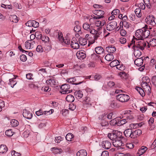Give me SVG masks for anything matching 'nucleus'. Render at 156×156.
Here are the masks:
<instances>
[{
    "mask_svg": "<svg viewBox=\"0 0 156 156\" xmlns=\"http://www.w3.org/2000/svg\"><path fill=\"white\" fill-rule=\"evenodd\" d=\"M10 123L12 126L16 127L18 125L19 122L16 120L12 119L11 120Z\"/></svg>",
    "mask_w": 156,
    "mask_h": 156,
    "instance_id": "obj_42",
    "label": "nucleus"
},
{
    "mask_svg": "<svg viewBox=\"0 0 156 156\" xmlns=\"http://www.w3.org/2000/svg\"><path fill=\"white\" fill-rule=\"evenodd\" d=\"M146 147L142 146L141 147L140 150L138 151V153L140 155L144 153L147 149Z\"/></svg>",
    "mask_w": 156,
    "mask_h": 156,
    "instance_id": "obj_36",
    "label": "nucleus"
},
{
    "mask_svg": "<svg viewBox=\"0 0 156 156\" xmlns=\"http://www.w3.org/2000/svg\"><path fill=\"white\" fill-rule=\"evenodd\" d=\"M74 135L71 133H68L66 136V140L68 141H71V139L73 137Z\"/></svg>",
    "mask_w": 156,
    "mask_h": 156,
    "instance_id": "obj_47",
    "label": "nucleus"
},
{
    "mask_svg": "<svg viewBox=\"0 0 156 156\" xmlns=\"http://www.w3.org/2000/svg\"><path fill=\"white\" fill-rule=\"evenodd\" d=\"M99 152L100 154H101V156H108L109 153L107 151H104L101 152V151L100 150H99Z\"/></svg>",
    "mask_w": 156,
    "mask_h": 156,
    "instance_id": "obj_55",
    "label": "nucleus"
},
{
    "mask_svg": "<svg viewBox=\"0 0 156 156\" xmlns=\"http://www.w3.org/2000/svg\"><path fill=\"white\" fill-rule=\"evenodd\" d=\"M122 133L118 131H113L112 133H108V136L113 141L121 136Z\"/></svg>",
    "mask_w": 156,
    "mask_h": 156,
    "instance_id": "obj_4",
    "label": "nucleus"
},
{
    "mask_svg": "<svg viewBox=\"0 0 156 156\" xmlns=\"http://www.w3.org/2000/svg\"><path fill=\"white\" fill-rule=\"evenodd\" d=\"M51 150L53 151V153L56 154H60L62 152V150L61 149L55 147L52 148Z\"/></svg>",
    "mask_w": 156,
    "mask_h": 156,
    "instance_id": "obj_32",
    "label": "nucleus"
},
{
    "mask_svg": "<svg viewBox=\"0 0 156 156\" xmlns=\"http://www.w3.org/2000/svg\"><path fill=\"white\" fill-rule=\"evenodd\" d=\"M9 20L12 22L16 23L18 22L19 19L18 17L16 15H12L9 16Z\"/></svg>",
    "mask_w": 156,
    "mask_h": 156,
    "instance_id": "obj_28",
    "label": "nucleus"
},
{
    "mask_svg": "<svg viewBox=\"0 0 156 156\" xmlns=\"http://www.w3.org/2000/svg\"><path fill=\"white\" fill-rule=\"evenodd\" d=\"M114 58V55L111 54H107L105 57V59L107 61H110Z\"/></svg>",
    "mask_w": 156,
    "mask_h": 156,
    "instance_id": "obj_34",
    "label": "nucleus"
},
{
    "mask_svg": "<svg viewBox=\"0 0 156 156\" xmlns=\"http://www.w3.org/2000/svg\"><path fill=\"white\" fill-rule=\"evenodd\" d=\"M127 122L126 119H120V120L118 119L117 126H120L125 124Z\"/></svg>",
    "mask_w": 156,
    "mask_h": 156,
    "instance_id": "obj_43",
    "label": "nucleus"
},
{
    "mask_svg": "<svg viewBox=\"0 0 156 156\" xmlns=\"http://www.w3.org/2000/svg\"><path fill=\"white\" fill-rule=\"evenodd\" d=\"M151 84L146 83L142 82L141 85L142 87L145 91H147L148 93H150L151 91V88L150 87Z\"/></svg>",
    "mask_w": 156,
    "mask_h": 156,
    "instance_id": "obj_16",
    "label": "nucleus"
},
{
    "mask_svg": "<svg viewBox=\"0 0 156 156\" xmlns=\"http://www.w3.org/2000/svg\"><path fill=\"white\" fill-rule=\"evenodd\" d=\"M144 30L143 31V39L147 38L150 35V33L152 35H153L154 36H156V30H153V32L151 29H152V27H149V28H147V26L145 25L144 27Z\"/></svg>",
    "mask_w": 156,
    "mask_h": 156,
    "instance_id": "obj_2",
    "label": "nucleus"
},
{
    "mask_svg": "<svg viewBox=\"0 0 156 156\" xmlns=\"http://www.w3.org/2000/svg\"><path fill=\"white\" fill-rule=\"evenodd\" d=\"M133 50L134 55L136 58H138L142 55V53L140 49L133 48Z\"/></svg>",
    "mask_w": 156,
    "mask_h": 156,
    "instance_id": "obj_24",
    "label": "nucleus"
},
{
    "mask_svg": "<svg viewBox=\"0 0 156 156\" xmlns=\"http://www.w3.org/2000/svg\"><path fill=\"white\" fill-rule=\"evenodd\" d=\"M99 144L100 146H102L103 148L106 149H109L111 146V142L107 140L103 141L101 143L99 142Z\"/></svg>",
    "mask_w": 156,
    "mask_h": 156,
    "instance_id": "obj_14",
    "label": "nucleus"
},
{
    "mask_svg": "<svg viewBox=\"0 0 156 156\" xmlns=\"http://www.w3.org/2000/svg\"><path fill=\"white\" fill-rule=\"evenodd\" d=\"M119 62L118 60H114L112 61L110 64V66L111 67L116 66Z\"/></svg>",
    "mask_w": 156,
    "mask_h": 156,
    "instance_id": "obj_50",
    "label": "nucleus"
},
{
    "mask_svg": "<svg viewBox=\"0 0 156 156\" xmlns=\"http://www.w3.org/2000/svg\"><path fill=\"white\" fill-rule=\"evenodd\" d=\"M117 26V23L115 21H112L108 23L107 25L106 28L107 30L110 31L116 29L117 30H119V27H116Z\"/></svg>",
    "mask_w": 156,
    "mask_h": 156,
    "instance_id": "obj_6",
    "label": "nucleus"
},
{
    "mask_svg": "<svg viewBox=\"0 0 156 156\" xmlns=\"http://www.w3.org/2000/svg\"><path fill=\"white\" fill-rule=\"evenodd\" d=\"M8 150V148L5 145L2 144L0 145V153L5 154L7 151Z\"/></svg>",
    "mask_w": 156,
    "mask_h": 156,
    "instance_id": "obj_25",
    "label": "nucleus"
},
{
    "mask_svg": "<svg viewBox=\"0 0 156 156\" xmlns=\"http://www.w3.org/2000/svg\"><path fill=\"white\" fill-rule=\"evenodd\" d=\"M144 57L136 58L134 61V64L138 66H140L142 65L143 62Z\"/></svg>",
    "mask_w": 156,
    "mask_h": 156,
    "instance_id": "obj_19",
    "label": "nucleus"
},
{
    "mask_svg": "<svg viewBox=\"0 0 156 156\" xmlns=\"http://www.w3.org/2000/svg\"><path fill=\"white\" fill-rule=\"evenodd\" d=\"M144 30V28H142L141 29L137 30H136L135 33L136 38L134 39L137 40H144L143 39V34Z\"/></svg>",
    "mask_w": 156,
    "mask_h": 156,
    "instance_id": "obj_8",
    "label": "nucleus"
},
{
    "mask_svg": "<svg viewBox=\"0 0 156 156\" xmlns=\"http://www.w3.org/2000/svg\"><path fill=\"white\" fill-rule=\"evenodd\" d=\"M85 79H90V80H97L98 78V76L95 75H91V76H86L85 77Z\"/></svg>",
    "mask_w": 156,
    "mask_h": 156,
    "instance_id": "obj_45",
    "label": "nucleus"
},
{
    "mask_svg": "<svg viewBox=\"0 0 156 156\" xmlns=\"http://www.w3.org/2000/svg\"><path fill=\"white\" fill-rule=\"evenodd\" d=\"M23 115L24 117L28 119H31L33 116L32 114L26 109L23 110Z\"/></svg>",
    "mask_w": 156,
    "mask_h": 156,
    "instance_id": "obj_15",
    "label": "nucleus"
},
{
    "mask_svg": "<svg viewBox=\"0 0 156 156\" xmlns=\"http://www.w3.org/2000/svg\"><path fill=\"white\" fill-rule=\"evenodd\" d=\"M123 25L124 27L126 29L129 28L130 24L127 21H124L122 22Z\"/></svg>",
    "mask_w": 156,
    "mask_h": 156,
    "instance_id": "obj_62",
    "label": "nucleus"
},
{
    "mask_svg": "<svg viewBox=\"0 0 156 156\" xmlns=\"http://www.w3.org/2000/svg\"><path fill=\"white\" fill-rule=\"evenodd\" d=\"M148 47H149V45H151L153 47L156 46V39H151L149 43H148Z\"/></svg>",
    "mask_w": 156,
    "mask_h": 156,
    "instance_id": "obj_39",
    "label": "nucleus"
},
{
    "mask_svg": "<svg viewBox=\"0 0 156 156\" xmlns=\"http://www.w3.org/2000/svg\"><path fill=\"white\" fill-rule=\"evenodd\" d=\"M106 50L108 53H112L116 51V48L113 46H108L106 48Z\"/></svg>",
    "mask_w": 156,
    "mask_h": 156,
    "instance_id": "obj_30",
    "label": "nucleus"
},
{
    "mask_svg": "<svg viewBox=\"0 0 156 156\" xmlns=\"http://www.w3.org/2000/svg\"><path fill=\"white\" fill-rule=\"evenodd\" d=\"M93 14H92L91 15V17H92V18H90V20H92V19L95 20H97L98 19V16H96L97 15L98 10H93Z\"/></svg>",
    "mask_w": 156,
    "mask_h": 156,
    "instance_id": "obj_35",
    "label": "nucleus"
},
{
    "mask_svg": "<svg viewBox=\"0 0 156 156\" xmlns=\"http://www.w3.org/2000/svg\"><path fill=\"white\" fill-rule=\"evenodd\" d=\"M117 100L122 103L127 102L129 100V96L126 94H119L116 96Z\"/></svg>",
    "mask_w": 156,
    "mask_h": 156,
    "instance_id": "obj_5",
    "label": "nucleus"
},
{
    "mask_svg": "<svg viewBox=\"0 0 156 156\" xmlns=\"http://www.w3.org/2000/svg\"><path fill=\"white\" fill-rule=\"evenodd\" d=\"M105 13L104 11L98 9V19L103 18Z\"/></svg>",
    "mask_w": 156,
    "mask_h": 156,
    "instance_id": "obj_46",
    "label": "nucleus"
},
{
    "mask_svg": "<svg viewBox=\"0 0 156 156\" xmlns=\"http://www.w3.org/2000/svg\"><path fill=\"white\" fill-rule=\"evenodd\" d=\"M120 12L119 10L118 9H114L112 12L111 14L114 16L118 15L119 14Z\"/></svg>",
    "mask_w": 156,
    "mask_h": 156,
    "instance_id": "obj_59",
    "label": "nucleus"
},
{
    "mask_svg": "<svg viewBox=\"0 0 156 156\" xmlns=\"http://www.w3.org/2000/svg\"><path fill=\"white\" fill-rule=\"evenodd\" d=\"M74 94L76 98L78 99H80L83 95L82 91L80 90L75 91Z\"/></svg>",
    "mask_w": 156,
    "mask_h": 156,
    "instance_id": "obj_23",
    "label": "nucleus"
},
{
    "mask_svg": "<svg viewBox=\"0 0 156 156\" xmlns=\"http://www.w3.org/2000/svg\"><path fill=\"white\" fill-rule=\"evenodd\" d=\"M41 39L42 41H43L45 44H50L51 41H50L49 37L48 36H42L41 35Z\"/></svg>",
    "mask_w": 156,
    "mask_h": 156,
    "instance_id": "obj_27",
    "label": "nucleus"
},
{
    "mask_svg": "<svg viewBox=\"0 0 156 156\" xmlns=\"http://www.w3.org/2000/svg\"><path fill=\"white\" fill-rule=\"evenodd\" d=\"M83 27L84 30H89L90 32L93 34L94 35V40L92 41H89L88 46H89L90 44H93L96 40L98 38V31L95 30L94 28L91 26L90 27V25L87 23H84L83 25Z\"/></svg>",
    "mask_w": 156,
    "mask_h": 156,
    "instance_id": "obj_1",
    "label": "nucleus"
},
{
    "mask_svg": "<svg viewBox=\"0 0 156 156\" xmlns=\"http://www.w3.org/2000/svg\"><path fill=\"white\" fill-rule=\"evenodd\" d=\"M44 48L46 52H48L50 51L52 48V46L51 43L50 44H45Z\"/></svg>",
    "mask_w": 156,
    "mask_h": 156,
    "instance_id": "obj_37",
    "label": "nucleus"
},
{
    "mask_svg": "<svg viewBox=\"0 0 156 156\" xmlns=\"http://www.w3.org/2000/svg\"><path fill=\"white\" fill-rule=\"evenodd\" d=\"M54 112L53 109H51L48 111H44L43 112V114L45 115H48L51 114Z\"/></svg>",
    "mask_w": 156,
    "mask_h": 156,
    "instance_id": "obj_54",
    "label": "nucleus"
},
{
    "mask_svg": "<svg viewBox=\"0 0 156 156\" xmlns=\"http://www.w3.org/2000/svg\"><path fill=\"white\" fill-rule=\"evenodd\" d=\"M142 82L145 83H148L151 84L150 83V80L149 78L147 76H145L143 77L142 78Z\"/></svg>",
    "mask_w": 156,
    "mask_h": 156,
    "instance_id": "obj_44",
    "label": "nucleus"
},
{
    "mask_svg": "<svg viewBox=\"0 0 156 156\" xmlns=\"http://www.w3.org/2000/svg\"><path fill=\"white\" fill-rule=\"evenodd\" d=\"M11 154L12 156H20V154L16 152L15 151H12Z\"/></svg>",
    "mask_w": 156,
    "mask_h": 156,
    "instance_id": "obj_63",
    "label": "nucleus"
},
{
    "mask_svg": "<svg viewBox=\"0 0 156 156\" xmlns=\"http://www.w3.org/2000/svg\"><path fill=\"white\" fill-rule=\"evenodd\" d=\"M79 42L80 45L83 46L87 44V41L86 39L80 38L79 40Z\"/></svg>",
    "mask_w": 156,
    "mask_h": 156,
    "instance_id": "obj_31",
    "label": "nucleus"
},
{
    "mask_svg": "<svg viewBox=\"0 0 156 156\" xmlns=\"http://www.w3.org/2000/svg\"><path fill=\"white\" fill-rule=\"evenodd\" d=\"M155 18L153 15H149L147 16L145 20L146 23L148 25L154 26L156 25Z\"/></svg>",
    "mask_w": 156,
    "mask_h": 156,
    "instance_id": "obj_7",
    "label": "nucleus"
},
{
    "mask_svg": "<svg viewBox=\"0 0 156 156\" xmlns=\"http://www.w3.org/2000/svg\"><path fill=\"white\" fill-rule=\"evenodd\" d=\"M32 27L34 28H37L39 26V23L35 20H32Z\"/></svg>",
    "mask_w": 156,
    "mask_h": 156,
    "instance_id": "obj_56",
    "label": "nucleus"
},
{
    "mask_svg": "<svg viewBox=\"0 0 156 156\" xmlns=\"http://www.w3.org/2000/svg\"><path fill=\"white\" fill-rule=\"evenodd\" d=\"M29 87L31 88L37 89L38 88L37 83V82L31 83L29 84Z\"/></svg>",
    "mask_w": 156,
    "mask_h": 156,
    "instance_id": "obj_41",
    "label": "nucleus"
},
{
    "mask_svg": "<svg viewBox=\"0 0 156 156\" xmlns=\"http://www.w3.org/2000/svg\"><path fill=\"white\" fill-rule=\"evenodd\" d=\"M91 60L93 62H96L98 59V55L95 53L92 54L91 55Z\"/></svg>",
    "mask_w": 156,
    "mask_h": 156,
    "instance_id": "obj_40",
    "label": "nucleus"
},
{
    "mask_svg": "<svg viewBox=\"0 0 156 156\" xmlns=\"http://www.w3.org/2000/svg\"><path fill=\"white\" fill-rule=\"evenodd\" d=\"M34 43V41L32 40H28L25 42V47L27 49H30L33 48V46H31V43Z\"/></svg>",
    "mask_w": 156,
    "mask_h": 156,
    "instance_id": "obj_26",
    "label": "nucleus"
},
{
    "mask_svg": "<svg viewBox=\"0 0 156 156\" xmlns=\"http://www.w3.org/2000/svg\"><path fill=\"white\" fill-rule=\"evenodd\" d=\"M123 137L121 136H120L119 138L115 140L112 141V144L113 146L116 147H120L121 146L124 145V144L122 143V139Z\"/></svg>",
    "mask_w": 156,
    "mask_h": 156,
    "instance_id": "obj_9",
    "label": "nucleus"
},
{
    "mask_svg": "<svg viewBox=\"0 0 156 156\" xmlns=\"http://www.w3.org/2000/svg\"><path fill=\"white\" fill-rule=\"evenodd\" d=\"M142 133V131L140 129H136L134 131H132V138H135L140 135Z\"/></svg>",
    "mask_w": 156,
    "mask_h": 156,
    "instance_id": "obj_20",
    "label": "nucleus"
},
{
    "mask_svg": "<svg viewBox=\"0 0 156 156\" xmlns=\"http://www.w3.org/2000/svg\"><path fill=\"white\" fill-rule=\"evenodd\" d=\"M135 12L136 16L138 18H140L141 17L142 14L140 8H138L136 9L135 10Z\"/></svg>",
    "mask_w": 156,
    "mask_h": 156,
    "instance_id": "obj_38",
    "label": "nucleus"
},
{
    "mask_svg": "<svg viewBox=\"0 0 156 156\" xmlns=\"http://www.w3.org/2000/svg\"><path fill=\"white\" fill-rule=\"evenodd\" d=\"M66 99L67 101L69 102H73L75 99L73 96L71 94L68 95L66 96Z\"/></svg>",
    "mask_w": 156,
    "mask_h": 156,
    "instance_id": "obj_33",
    "label": "nucleus"
},
{
    "mask_svg": "<svg viewBox=\"0 0 156 156\" xmlns=\"http://www.w3.org/2000/svg\"><path fill=\"white\" fill-rule=\"evenodd\" d=\"M76 55L77 58L80 60L84 59L86 57V54L81 51H78L76 54Z\"/></svg>",
    "mask_w": 156,
    "mask_h": 156,
    "instance_id": "obj_18",
    "label": "nucleus"
},
{
    "mask_svg": "<svg viewBox=\"0 0 156 156\" xmlns=\"http://www.w3.org/2000/svg\"><path fill=\"white\" fill-rule=\"evenodd\" d=\"M71 47L74 49H77L79 48L80 45L78 43L75 37L73 38L70 43Z\"/></svg>",
    "mask_w": 156,
    "mask_h": 156,
    "instance_id": "obj_12",
    "label": "nucleus"
},
{
    "mask_svg": "<svg viewBox=\"0 0 156 156\" xmlns=\"http://www.w3.org/2000/svg\"><path fill=\"white\" fill-rule=\"evenodd\" d=\"M124 134L126 137H130L132 138V130L131 129H128L124 131Z\"/></svg>",
    "mask_w": 156,
    "mask_h": 156,
    "instance_id": "obj_21",
    "label": "nucleus"
},
{
    "mask_svg": "<svg viewBox=\"0 0 156 156\" xmlns=\"http://www.w3.org/2000/svg\"><path fill=\"white\" fill-rule=\"evenodd\" d=\"M83 79L81 76H75L74 85H78L84 83V81L83 80Z\"/></svg>",
    "mask_w": 156,
    "mask_h": 156,
    "instance_id": "obj_22",
    "label": "nucleus"
},
{
    "mask_svg": "<svg viewBox=\"0 0 156 156\" xmlns=\"http://www.w3.org/2000/svg\"><path fill=\"white\" fill-rule=\"evenodd\" d=\"M74 30L76 32H79V33H80V32H81V28L80 26L79 25H76L75 26L74 28Z\"/></svg>",
    "mask_w": 156,
    "mask_h": 156,
    "instance_id": "obj_57",
    "label": "nucleus"
},
{
    "mask_svg": "<svg viewBox=\"0 0 156 156\" xmlns=\"http://www.w3.org/2000/svg\"><path fill=\"white\" fill-rule=\"evenodd\" d=\"M100 125L99 127L100 129H101V131L103 129H107L108 127L109 123L108 121L105 120H102L99 122Z\"/></svg>",
    "mask_w": 156,
    "mask_h": 156,
    "instance_id": "obj_13",
    "label": "nucleus"
},
{
    "mask_svg": "<svg viewBox=\"0 0 156 156\" xmlns=\"http://www.w3.org/2000/svg\"><path fill=\"white\" fill-rule=\"evenodd\" d=\"M151 81L152 83L156 87V76H154L152 77Z\"/></svg>",
    "mask_w": 156,
    "mask_h": 156,
    "instance_id": "obj_64",
    "label": "nucleus"
},
{
    "mask_svg": "<svg viewBox=\"0 0 156 156\" xmlns=\"http://www.w3.org/2000/svg\"><path fill=\"white\" fill-rule=\"evenodd\" d=\"M90 101V99L87 97H85V98L83 100H82L81 101L83 102L84 104L89 105V102Z\"/></svg>",
    "mask_w": 156,
    "mask_h": 156,
    "instance_id": "obj_51",
    "label": "nucleus"
},
{
    "mask_svg": "<svg viewBox=\"0 0 156 156\" xmlns=\"http://www.w3.org/2000/svg\"><path fill=\"white\" fill-rule=\"evenodd\" d=\"M104 50L102 47L101 46H98V55H101V56L98 55V61L100 60L101 62H102V61L101 59V57H103L104 56Z\"/></svg>",
    "mask_w": 156,
    "mask_h": 156,
    "instance_id": "obj_17",
    "label": "nucleus"
},
{
    "mask_svg": "<svg viewBox=\"0 0 156 156\" xmlns=\"http://www.w3.org/2000/svg\"><path fill=\"white\" fill-rule=\"evenodd\" d=\"M43 48L41 45H38L37 46L36 48V51L37 52H42L43 51Z\"/></svg>",
    "mask_w": 156,
    "mask_h": 156,
    "instance_id": "obj_58",
    "label": "nucleus"
},
{
    "mask_svg": "<svg viewBox=\"0 0 156 156\" xmlns=\"http://www.w3.org/2000/svg\"><path fill=\"white\" fill-rule=\"evenodd\" d=\"M9 85H10L11 87L12 88L16 84L17 82L16 81L14 80L13 79H10L9 80Z\"/></svg>",
    "mask_w": 156,
    "mask_h": 156,
    "instance_id": "obj_48",
    "label": "nucleus"
},
{
    "mask_svg": "<svg viewBox=\"0 0 156 156\" xmlns=\"http://www.w3.org/2000/svg\"><path fill=\"white\" fill-rule=\"evenodd\" d=\"M62 91L61 93L64 94L69 93L70 92V90L69 89L70 88V86L69 84H65L62 85L61 87Z\"/></svg>",
    "mask_w": 156,
    "mask_h": 156,
    "instance_id": "obj_10",
    "label": "nucleus"
},
{
    "mask_svg": "<svg viewBox=\"0 0 156 156\" xmlns=\"http://www.w3.org/2000/svg\"><path fill=\"white\" fill-rule=\"evenodd\" d=\"M116 68L120 70H124L125 69V66H123L122 65L119 64V63L117 66Z\"/></svg>",
    "mask_w": 156,
    "mask_h": 156,
    "instance_id": "obj_61",
    "label": "nucleus"
},
{
    "mask_svg": "<svg viewBox=\"0 0 156 156\" xmlns=\"http://www.w3.org/2000/svg\"><path fill=\"white\" fill-rule=\"evenodd\" d=\"M118 121V119H113L110 121V124L113 126H117Z\"/></svg>",
    "mask_w": 156,
    "mask_h": 156,
    "instance_id": "obj_52",
    "label": "nucleus"
},
{
    "mask_svg": "<svg viewBox=\"0 0 156 156\" xmlns=\"http://www.w3.org/2000/svg\"><path fill=\"white\" fill-rule=\"evenodd\" d=\"M134 146V144L133 143H129L126 144V146L128 148L132 149Z\"/></svg>",
    "mask_w": 156,
    "mask_h": 156,
    "instance_id": "obj_60",
    "label": "nucleus"
},
{
    "mask_svg": "<svg viewBox=\"0 0 156 156\" xmlns=\"http://www.w3.org/2000/svg\"><path fill=\"white\" fill-rule=\"evenodd\" d=\"M87 152L84 150H81L76 153L77 156H87Z\"/></svg>",
    "mask_w": 156,
    "mask_h": 156,
    "instance_id": "obj_29",
    "label": "nucleus"
},
{
    "mask_svg": "<svg viewBox=\"0 0 156 156\" xmlns=\"http://www.w3.org/2000/svg\"><path fill=\"white\" fill-rule=\"evenodd\" d=\"M105 23V21L104 20L101 21L98 20V24H99V26H98V35L101 34L102 31L105 32V28L104 27H103Z\"/></svg>",
    "mask_w": 156,
    "mask_h": 156,
    "instance_id": "obj_11",
    "label": "nucleus"
},
{
    "mask_svg": "<svg viewBox=\"0 0 156 156\" xmlns=\"http://www.w3.org/2000/svg\"><path fill=\"white\" fill-rule=\"evenodd\" d=\"M14 132H13L12 129H9L5 131V133L6 135L9 137L12 136Z\"/></svg>",
    "mask_w": 156,
    "mask_h": 156,
    "instance_id": "obj_49",
    "label": "nucleus"
},
{
    "mask_svg": "<svg viewBox=\"0 0 156 156\" xmlns=\"http://www.w3.org/2000/svg\"><path fill=\"white\" fill-rule=\"evenodd\" d=\"M139 124L137 123H135V124H130L129 127L130 128V129H135L138 127L139 126H140L139 125Z\"/></svg>",
    "mask_w": 156,
    "mask_h": 156,
    "instance_id": "obj_53",
    "label": "nucleus"
},
{
    "mask_svg": "<svg viewBox=\"0 0 156 156\" xmlns=\"http://www.w3.org/2000/svg\"><path fill=\"white\" fill-rule=\"evenodd\" d=\"M135 41L136 44L135 45H133V47L139 49L142 51L144 50L146 45V41H144V40H140L139 41L136 40Z\"/></svg>",
    "mask_w": 156,
    "mask_h": 156,
    "instance_id": "obj_3",
    "label": "nucleus"
}]
</instances>
